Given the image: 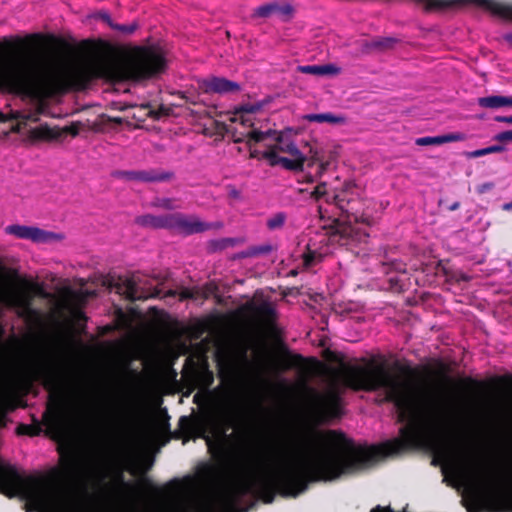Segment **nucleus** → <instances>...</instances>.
I'll return each mask as SVG.
<instances>
[{"label":"nucleus","mask_w":512,"mask_h":512,"mask_svg":"<svg viewBox=\"0 0 512 512\" xmlns=\"http://www.w3.org/2000/svg\"><path fill=\"white\" fill-rule=\"evenodd\" d=\"M371 512H386V511H385L384 509H382L381 507H379V506H378V507H376V508L372 509V511H371Z\"/></svg>","instance_id":"obj_37"},{"label":"nucleus","mask_w":512,"mask_h":512,"mask_svg":"<svg viewBox=\"0 0 512 512\" xmlns=\"http://www.w3.org/2000/svg\"><path fill=\"white\" fill-rule=\"evenodd\" d=\"M161 206L164 208H167V209H173L175 207L173 205L172 201H170V200H163Z\"/></svg>","instance_id":"obj_33"},{"label":"nucleus","mask_w":512,"mask_h":512,"mask_svg":"<svg viewBox=\"0 0 512 512\" xmlns=\"http://www.w3.org/2000/svg\"><path fill=\"white\" fill-rule=\"evenodd\" d=\"M271 249L270 246H260V247H256V248H253L249 253L248 255H258V254H263V253H267L269 252Z\"/></svg>","instance_id":"obj_28"},{"label":"nucleus","mask_w":512,"mask_h":512,"mask_svg":"<svg viewBox=\"0 0 512 512\" xmlns=\"http://www.w3.org/2000/svg\"><path fill=\"white\" fill-rule=\"evenodd\" d=\"M484 155H488V153L486 152V148L478 149V150H474V151H470V152L466 153V157H468V158H477V157H481Z\"/></svg>","instance_id":"obj_27"},{"label":"nucleus","mask_w":512,"mask_h":512,"mask_svg":"<svg viewBox=\"0 0 512 512\" xmlns=\"http://www.w3.org/2000/svg\"><path fill=\"white\" fill-rule=\"evenodd\" d=\"M305 264L308 266L310 264V257L305 258Z\"/></svg>","instance_id":"obj_40"},{"label":"nucleus","mask_w":512,"mask_h":512,"mask_svg":"<svg viewBox=\"0 0 512 512\" xmlns=\"http://www.w3.org/2000/svg\"><path fill=\"white\" fill-rule=\"evenodd\" d=\"M105 22H107L111 27L121 31L122 33H125V34H131L135 31L136 29V25L132 24V25H113L111 23V20H110V17L109 15L107 14H100L99 15Z\"/></svg>","instance_id":"obj_22"},{"label":"nucleus","mask_w":512,"mask_h":512,"mask_svg":"<svg viewBox=\"0 0 512 512\" xmlns=\"http://www.w3.org/2000/svg\"><path fill=\"white\" fill-rule=\"evenodd\" d=\"M40 293L38 285L4 278L0 285V304L27 312L33 294Z\"/></svg>","instance_id":"obj_8"},{"label":"nucleus","mask_w":512,"mask_h":512,"mask_svg":"<svg viewBox=\"0 0 512 512\" xmlns=\"http://www.w3.org/2000/svg\"><path fill=\"white\" fill-rule=\"evenodd\" d=\"M127 422L123 407L119 403H114L100 414L89 417L86 425L99 440H104L108 436L122 432Z\"/></svg>","instance_id":"obj_7"},{"label":"nucleus","mask_w":512,"mask_h":512,"mask_svg":"<svg viewBox=\"0 0 512 512\" xmlns=\"http://www.w3.org/2000/svg\"><path fill=\"white\" fill-rule=\"evenodd\" d=\"M492 184L491 183H486V184H483L480 188H479V192L483 193L485 192L486 190H489L492 188Z\"/></svg>","instance_id":"obj_34"},{"label":"nucleus","mask_w":512,"mask_h":512,"mask_svg":"<svg viewBox=\"0 0 512 512\" xmlns=\"http://www.w3.org/2000/svg\"><path fill=\"white\" fill-rule=\"evenodd\" d=\"M466 135L461 132H452L444 135L434 136V137H421L417 138L415 143L418 146H428V145H442L451 142H460L466 140Z\"/></svg>","instance_id":"obj_15"},{"label":"nucleus","mask_w":512,"mask_h":512,"mask_svg":"<svg viewBox=\"0 0 512 512\" xmlns=\"http://www.w3.org/2000/svg\"><path fill=\"white\" fill-rule=\"evenodd\" d=\"M504 106L512 107V96H503V107Z\"/></svg>","instance_id":"obj_32"},{"label":"nucleus","mask_w":512,"mask_h":512,"mask_svg":"<svg viewBox=\"0 0 512 512\" xmlns=\"http://www.w3.org/2000/svg\"><path fill=\"white\" fill-rule=\"evenodd\" d=\"M201 88L205 92L227 93L237 91L239 86L237 83L228 81L224 78L212 77L203 80Z\"/></svg>","instance_id":"obj_14"},{"label":"nucleus","mask_w":512,"mask_h":512,"mask_svg":"<svg viewBox=\"0 0 512 512\" xmlns=\"http://www.w3.org/2000/svg\"><path fill=\"white\" fill-rule=\"evenodd\" d=\"M495 120L498 121V122H505V123H508V124H512V116H509V117L497 116L495 118Z\"/></svg>","instance_id":"obj_31"},{"label":"nucleus","mask_w":512,"mask_h":512,"mask_svg":"<svg viewBox=\"0 0 512 512\" xmlns=\"http://www.w3.org/2000/svg\"><path fill=\"white\" fill-rule=\"evenodd\" d=\"M504 150H505L504 146H501V145H493V146L486 147V152L488 154L499 153V152H503Z\"/></svg>","instance_id":"obj_30"},{"label":"nucleus","mask_w":512,"mask_h":512,"mask_svg":"<svg viewBox=\"0 0 512 512\" xmlns=\"http://www.w3.org/2000/svg\"><path fill=\"white\" fill-rule=\"evenodd\" d=\"M478 6L498 15L504 19L512 21V5L498 2L496 0H468ZM504 40L512 45V33L503 36Z\"/></svg>","instance_id":"obj_12"},{"label":"nucleus","mask_w":512,"mask_h":512,"mask_svg":"<svg viewBox=\"0 0 512 512\" xmlns=\"http://www.w3.org/2000/svg\"><path fill=\"white\" fill-rule=\"evenodd\" d=\"M395 43L393 38H375L367 43V49L372 50H385L391 48Z\"/></svg>","instance_id":"obj_20"},{"label":"nucleus","mask_w":512,"mask_h":512,"mask_svg":"<svg viewBox=\"0 0 512 512\" xmlns=\"http://www.w3.org/2000/svg\"><path fill=\"white\" fill-rule=\"evenodd\" d=\"M293 7L288 3L270 2L257 7L253 12L255 18L277 17L282 21L289 20L293 15Z\"/></svg>","instance_id":"obj_11"},{"label":"nucleus","mask_w":512,"mask_h":512,"mask_svg":"<svg viewBox=\"0 0 512 512\" xmlns=\"http://www.w3.org/2000/svg\"><path fill=\"white\" fill-rule=\"evenodd\" d=\"M258 108L254 105H247L241 110L237 111L232 118L234 122H239L245 127H251L253 125L252 115Z\"/></svg>","instance_id":"obj_19"},{"label":"nucleus","mask_w":512,"mask_h":512,"mask_svg":"<svg viewBox=\"0 0 512 512\" xmlns=\"http://www.w3.org/2000/svg\"><path fill=\"white\" fill-rule=\"evenodd\" d=\"M244 313L255 321H269L273 315L272 305L266 301L252 300L243 307Z\"/></svg>","instance_id":"obj_13"},{"label":"nucleus","mask_w":512,"mask_h":512,"mask_svg":"<svg viewBox=\"0 0 512 512\" xmlns=\"http://www.w3.org/2000/svg\"><path fill=\"white\" fill-rule=\"evenodd\" d=\"M315 161L318 162V164H319V171H318V173L322 174L323 172H325L327 167H328V165H329L328 161H324V160H322L318 156L315 157Z\"/></svg>","instance_id":"obj_29"},{"label":"nucleus","mask_w":512,"mask_h":512,"mask_svg":"<svg viewBox=\"0 0 512 512\" xmlns=\"http://www.w3.org/2000/svg\"><path fill=\"white\" fill-rule=\"evenodd\" d=\"M129 451L121 446L101 447L99 460L117 472L96 483L98 494L84 498L67 480L57 477H22L0 461V491L20 495L38 512H140L135 485L125 481L123 469ZM323 480V432H314L297 446L282 450L269 461H253L227 480L203 472L188 479L164 502L147 512H237L245 495L262 497L278 488L286 496H297L308 481Z\"/></svg>","instance_id":"obj_1"},{"label":"nucleus","mask_w":512,"mask_h":512,"mask_svg":"<svg viewBox=\"0 0 512 512\" xmlns=\"http://www.w3.org/2000/svg\"><path fill=\"white\" fill-rule=\"evenodd\" d=\"M303 119L309 122L317 123H329L332 125H342L346 123V118L339 114L333 113H319V114H307L303 116Z\"/></svg>","instance_id":"obj_18"},{"label":"nucleus","mask_w":512,"mask_h":512,"mask_svg":"<svg viewBox=\"0 0 512 512\" xmlns=\"http://www.w3.org/2000/svg\"><path fill=\"white\" fill-rule=\"evenodd\" d=\"M49 426L52 430L55 431L56 434H58V435L65 434L66 427H65L64 420L61 417L57 416L54 419H52Z\"/></svg>","instance_id":"obj_23"},{"label":"nucleus","mask_w":512,"mask_h":512,"mask_svg":"<svg viewBox=\"0 0 512 512\" xmlns=\"http://www.w3.org/2000/svg\"><path fill=\"white\" fill-rule=\"evenodd\" d=\"M340 391V386L334 381L323 393L312 391L304 403L307 419L316 423L337 417L340 414Z\"/></svg>","instance_id":"obj_6"},{"label":"nucleus","mask_w":512,"mask_h":512,"mask_svg":"<svg viewBox=\"0 0 512 512\" xmlns=\"http://www.w3.org/2000/svg\"><path fill=\"white\" fill-rule=\"evenodd\" d=\"M67 131L70 132L72 135H77L78 134V128L76 126H71V127H68L67 128Z\"/></svg>","instance_id":"obj_35"},{"label":"nucleus","mask_w":512,"mask_h":512,"mask_svg":"<svg viewBox=\"0 0 512 512\" xmlns=\"http://www.w3.org/2000/svg\"><path fill=\"white\" fill-rule=\"evenodd\" d=\"M264 501H265L266 503H270V502L272 501V496L270 495V496H268L267 498H264Z\"/></svg>","instance_id":"obj_38"},{"label":"nucleus","mask_w":512,"mask_h":512,"mask_svg":"<svg viewBox=\"0 0 512 512\" xmlns=\"http://www.w3.org/2000/svg\"><path fill=\"white\" fill-rule=\"evenodd\" d=\"M199 290L183 289L180 293L181 299H198Z\"/></svg>","instance_id":"obj_25"},{"label":"nucleus","mask_w":512,"mask_h":512,"mask_svg":"<svg viewBox=\"0 0 512 512\" xmlns=\"http://www.w3.org/2000/svg\"><path fill=\"white\" fill-rule=\"evenodd\" d=\"M355 189L356 187L354 184L345 183L342 191L330 194L327 191L326 184L322 183L314 189L312 195L317 200L325 198L326 202L333 201L341 210H345L348 215L346 216V219L338 222L337 232L342 238L355 242H362L368 234L363 227L359 226L360 218L354 213H350L348 207L351 201L350 195L354 194ZM361 222L369 224L367 218L361 217Z\"/></svg>","instance_id":"obj_5"},{"label":"nucleus","mask_w":512,"mask_h":512,"mask_svg":"<svg viewBox=\"0 0 512 512\" xmlns=\"http://www.w3.org/2000/svg\"><path fill=\"white\" fill-rule=\"evenodd\" d=\"M5 232L18 239L30 240L34 243H51L62 239V236L50 231L43 230L35 226L9 225Z\"/></svg>","instance_id":"obj_10"},{"label":"nucleus","mask_w":512,"mask_h":512,"mask_svg":"<svg viewBox=\"0 0 512 512\" xmlns=\"http://www.w3.org/2000/svg\"><path fill=\"white\" fill-rule=\"evenodd\" d=\"M120 293L124 294L128 299L139 300L146 299L156 294L144 291L135 279H126L120 287Z\"/></svg>","instance_id":"obj_16"},{"label":"nucleus","mask_w":512,"mask_h":512,"mask_svg":"<svg viewBox=\"0 0 512 512\" xmlns=\"http://www.w3.org/2000/svg\"><path fill=\"white\" fill-rule=\"evenodd\" d=\"M458 206H459V204H458V203H455V204H453V205H452L451 209H452V210H455V209H457V208H458Z\"/></svg>","instance_id":"obj_39"},{"label":"nucleus","mask_w":512,"mask_h":512,"mask_svg":"<svg viewBox=\"0 0 512 512\" xmlns=\"http://www.w3.org/2000/svg\"><path fill=\"white\" fill-rule=\"evenodd\" d=\"M342 380L353 389L384 390L387 400L396 407L405 445L433 437L449 419L448 405L440 395L398 379L383 366L347 371Z\"/></svg>","instance_id":"obj_2"},{"label":"nucleus","mask_w":512,"mask_h":512,"mask_svg":"<svg viewBox=\"0 0 512 512\" xmlns=\"http://www.w3.org/2000/svg\"><path fill=\"white\" fill-rule=\"evenodd\" d=\"M297 70L304 74L316 75V76H335L340 74L341 68L335 64H324V65H305L298 66Z\"/></svg>","instance_id":"obj_17"},{"label":"nucleus","mask_w":512,"mask_h":512,"mask_svg":"<svg viewBox=\"0 0 512 512\" xmlns=\"http://www.w3.org/2000/svg\"><path fill=\"white\" fill-rule=\"evenodd\" d=\"M138 222L147 227L169 228L184 234L196 233L206 229V226L198 218L180 213L161 217L145 215L140 217Z\"/></svg>","instance_id":"obj_9"},{"label":"nucleus","mask_w":512,"mask_h":512,"mask_svg":"<svg viewBox=\"0 0 512 512\" xmlns=\"http://www.w3.org/2000/svg\"><path fill=\"white\" fill-rule=\"evenodd\" d=\"M495 140L500 142L512 141V130L504 131L495 136Z\"/></svg>","instance_id":"obj_26"},{"label":"nucleus","mask_w":512,"mask_h":512,"mask_svg":"<svg viewBox=\"0 0 512 512\" xmlns=\"http://www.w3.org/2000/svg\"><path fill=\"white\" fill-rule=\"evenodd\" d=\"M478 104L484 108H500L503 107V96H488L478 99Z\"/></svg>","instance_id":"obj_21"},{"label":"nucleus","mask_w":512,"mask_h":512,"mask_svg":"<svg viewBox=\"0 0 512 512\" xmlns=\"http://www.w3.org/2000/svg\"><path fill=\"white\" fill-rule=\"evenodd\" d=\"M285 217L282 214H277L273 218L269 219L268 226L271 229L278 228L283 225Z\"/></svg>","instance_id":"obj_24"},{"label":"nucleus","mask_w":512,"mask_h":512,"mask_svg":"<svg viewBox=\"0 0 512 512\" xmlns=\"http://www.w3.org/2000/svg\"><path fill=\"white\" fill-rule=\"evenodd\" d=\"M504 210H512V201L503 206Z\"/></svg>","instance_id":"obj_36"},{"label":"nucleus","mask_w":512,"mask_h":512,"mask_svg":"<svg viewBox=\"0 0 512 512\" xmlns=\"http://www.w3.org/2000/svg\"><path fill=\"white\" fill-rule=\"evenodd\" d=\"M235 141H245L253 157L261 153L271 165H280L290 170L301 169L303 166L305 158L297 146L287 136L270 129L265 132L249 130L244 138Z\"/></svg>","instance_id":"obj_4"},{"label":"nucleus","mask_w":512,"mask_h":512,"mask_svg":"<svg viewBox=\"0 0 512 512\" xmlns=\"http://www.w3.org/2000/svg\"><path fill=\"white\" fill-rule=\"evenodd\" d=\"M443 472L476 499L492 493L499 484L496 472L474 450L449 446L440 453Z\"/></svg>","instance_id":"obj_3"}]
</instances>
